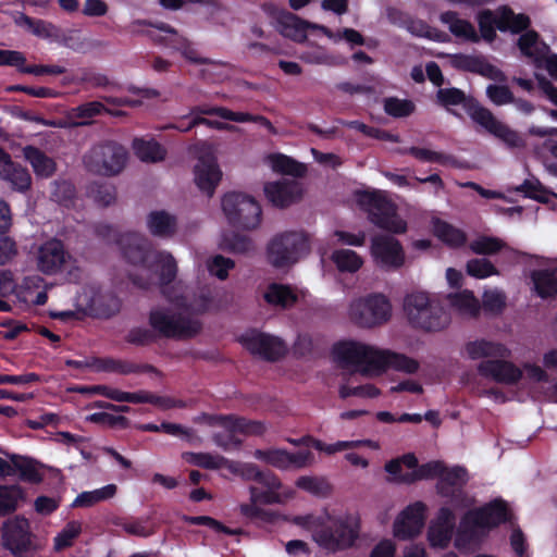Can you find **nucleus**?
Here are the masks:
<instances>
[{"instance_id": "f257e3e1", "label": "nucleus", "mask_w": 557, "mask_h": 557, "mask_svg": "<svg viewBox=\"0 0 557 557\" xmlns=\"http://www.w3.org/2000/svg\"><path fill=\"white\" fill-rule=\"evenodd\" d=\"M226 472L259 484L249 486L250 502L239 507L242 515L258 525L268 527L281 519L277 511L262 505L285 504L295 496V491L285 486L274 473L262 471L252 462L228 460Z\"/></svg>"}, {"instance_id": "f03ea898", "label": "nucleus", "mask_w": 557, "mask_h": 557, "mask_svg": "<svg viewBox=\"0 0 557 557\" xmlns=\"http://www.w3.org/2000/svg\"><path fill=\"white\" fill-rule=\"evenodd\" d=\"M334 361L343 368L352 369L367 377H377L389 369L416 373L419 362L404 354L379 348L358 341H341L332 348Z\"/></svg>"}, {"instance_id": "7ed1b4c3", "label": "nucleus", "mask_w": 557, "mask_h": 557, "mask_svg": "<svg viewBox=\"0 0 557 557\" xmlns=\"http://www.w3.org/2000/svg\"><path fill=\"white\" fill-rule=\"evenodd\" d=\"M169 299L168 307H160L150 312L149 321L151 327L159 334L166 337H190L196 335L201 323L196 313H202L218 308L212 292L201 293L193 301L177 294L165 292Z\"/></svg>"}, {"instance_id": "20e7f679", "label": "nucleus", "mask_w": 557, "mask_h": 557, "mask_svg": "<svg viewBox=\"0 0 557 557\" xmlns=\"http://www.w3.org/2000/svg\"><path fill=\"white\" fill-rule=\"evenodd\" d=\"M119 245L125 261L127 273L139 287L149 286L156 276L162 283L171 282L177 272L173 256L165 251L150 249L146 238L137 233H125L120 236Z\"/></svg>"}, {"instance_id": "39448f33", "label": "nucleus", "mask_w": 557, "mask_h": 557, "mask_svg": "<svg viewBox=\"0 0 557 557\" xmlns=\"http://www.w3.org/2000/svg\"><path fill=\"white\" fill-rule=\"evenodd\" d=\"M441 22L447 26L451 35L462 41L479 42L484 39L492 42L496 38V28L500 32H511L513 34L525 29L530 20L524 14H516L508 7H500L495 11L482 10L476 15L480 33L474 25L459 16L454 11H447L441 14Z\"/></svg>"}, {"instance_id": "423d86ee", "label": "nucleus", "mask_w": 557, "mask_h": 557, "mask_svg": "<svg viewBox=\"0 0 557 557\" xmlns=\"http://www.w3.org/2000/svg\"><path fill=\"white\" fill-rule=\"evenodd\" d=\"M293 523L312 532L313 541L331 553L350 548L359 539L361 529L360 515L355 511L296 516Z\"/></svg>"}, {"instance_id": "0eeeda50", "label": "nucleus", "mask_w": 557, "mask_h": 557, "mask_svg": "<svg viewBox=\"0 0 557 557\" xmlns=\"http://www.w3.org/2000/svg\"><path fill=\"white\" fill-rule=\"evenodd\" d=\"M403 310L408 324L419 331L441 332L450 324L449 312L441 300L425 290L407 294L404 298Z\"/></svg>"}, {"instance_id": "6e6552de", "label": "nucleus", "mask_w": 557, "mask_h": 557, "mask_svg": "<svg viewBox=\"0 0 557 557\" xmlns=\"http://www.w3.org/2000/svg\"><path fill=\"white\" fill-rule=\"evenodd\" d=\"M510 519V511L503 500H494L486 506L465 515L457 531L455 546L468 549L483 534L500 522Z\"/></svg>"}, {"instance_id": "1a4fd4ad", "label": "nucleus", "mask_w": 557, "mask_h": 557, "mask_svg": "<svg viewBox=\"0 0 557 557\" xmlns=\"http://www.w3.org/2000/svg\"><path fill=\"white\" fill-rule=\"evenodd\" d=\"M221 209L227 223L242 230H253L261 221V207L251 196L238 193H226L221 199Z\"/></svg>"}, {"instance_id": "9d476101", "label": "nucleus", "mask_w": 557, "mask_h": 557, "mask_svg": "<svg viewBox=\"0 0 557 557\" xmlns=\"http://www.w3.org/2000/svg\"><path fill=\"white\" fill-rule=\"evenodd\" d=\"M358 202L368 211L371 222L376 226L397 234L406 232V221L396 213L395 207L386 199L383 191L359 193Z\"/></svg>"}, {"instance_id": "9b49d317", "label": "nucleus", "mask_w": 557, "mask_h": 557, "mask_svg": "<svg viewBox=\"0 0 557 557\" xmlns=\"http://www.w3.org/2000/svg\"><path fill=\"white\" fill-rule=\"evenodd\" d=\"M308 250V239L304 234L284 233L269 243L267 259L274 268L283 269L295 264Z\"/></svg>"}, {"instance_id": "f8f14e48", "label": "nucleus", "mask_w": 557, "mask_h": 557, "mask_svg": "<svg viewBox=\"0 0 557 557\" xmlns=\"http://www.w3.org/2000/svg\"><path fill=\"white\" fill-rule=\"evenodd\" d=\"M348 314L358 325L373 327L389 320L392 305L381 294L368 295L354 299L349 305Z\"/></svg>"}, {"instance_id": "ddd939ff", "label": "nucleus", "mask_w": 557, "mask_h": 557, "mask_svg": "<svg viewBox=\"0 0 557 557\" xmlns=\"http://www.w3.org/2000/svg\"><path fill=\"white\" fill-rule=\"evenodd\" d=\"M126 150L116 143L108 141L99 144L85 156L86 166L101 175L117 174L125 166Z\"/></svg>"}, {"instance_id": "4468645a", "label": "nucleus", "mask_w": 557, "mask_h": 557, "mask_svg": "<svg viewBox=\"0 0 557 557\" xmlns=\"http://www.w3.org/2000/svg\"><path fill=\"white\" fill-rule=\"evenodd\" d=\"M2 544L16 557H26L29 553L39 548L34 542L28 520L18 516L9 519L4 523Z\"/></svg>"}, {"instance_id": "2eb2a0df", "label": "nucleus", "mask_w": 557, "mask_h": 557, "mask_svg": "<svg viewBox=\"0 0 557 557\" xmlns=\"http://www.w3.org/2000/svg\"><path fill=\"white\" fill-rule=\"evenodd\" d=\"M425 520L426 506L421 502L409 504L394 518L392 534L399 541L413 540L422 533Z\"/></svg>"}, {"instance_id": "dca6fc26", "label": "nucleus", "mask_w": 557, "mask_h": 557, "mask_svg": "<svg viewBox=\"0 0 557 557\" xmlns=\"http://www.w3.org/2000/svg\"><path fill=\"white\" fill-rule=\"evenodd\" d=\"M470 117L486 132L499 138L509 147H519L522 140L517 132L499 121L488 109L476 102L466 104Z\"/></svg>"}, {"instance_id": "f3484780", "label": "nucleus", "mask_w": 557, "mask_h": 557, "mask_svg": "<svg viewBox=\"0 0 557 557\" xmlns=\"http://www.w3.org/2000/svg\"><path fill=\"white\" fill-rule=\"evenodd\" d=\"M252 456L258 461L278 470L302 469L313 463L310 451L289 453L280 447L256 449Z\"/></svg>"}, {"instance_id": "a211bd4d", "label": "nucleus", "mask_w": 557, "mask_h": 557, "mask_svg": "<svg viewBox=\"0 0 557 557\" xmlns=\"http://www.w3.org/2000/svg\"><path fill=\"white\" fill-rule=\"evenodd\" d=\"M370 251L375 264L384 270L398 269L405 262L403 247L392 236H374L371 242Z\"/></svg>"}, {"instance_id": "6ab92c4d", "label": "nucleus", "mask_w": 557, "mask_h": 557, "mask_svg": "<svg viewBox=\"0 0 557 557\" xmlns=\"http://www.w3.org/2000/svg\"><path fill=\"white\" fill-rule=\"evenodd\" d=\"M242 345L251 354L274 360L285 352L284 343L275 336L258 331H248L240 336Z\"/></svg>"}, {"instance_id": "aec40b11", "label": "nucleus", "mask_w": 557, "mask_h": 557, "mask_svg": "<svg viewBox=\"0 0 557 557\" xmlns=\"http://www.w3.org/2000/svg\"><path fill=\"white\" fill-rule=\"evenodd\" d=\"M440 478L438 488L442 494L447 495L449 488L458 490L468 480L467 472L463 468L454 467L446 469L443 463L438 461L429 462L419 468L420 479Z\"/></svg>"}, {"instance_id": "412c9836", "label": "nucleus", "mask_w": 557, "mask_h": 557, "mask_svg": "<svg viewBox=\"0 0 557 557\" xmlns=\"http://www.w3.org/2000/svg\"><path fill=\"white\" fill-rule=\"evenodd\" d=\"M195 421L197 423H206L210 426L224 429L232 434L261 435L267 429L260 421L247 420L234 416L201 414L197 417Z\"/></svg>"}, {"instance_id": "4be33fe9", "label": "nucleus", "mask_w": 557, "mask_h": 557, "mask_svg": "<svg viewBox=\"0 0 557 557\" xmlns=\"http://www.w3.org/2000/svg\"><path fill=\"white\" fill-rule=\"evenodd\" d=\"M222 180L215 158L208 153L198 159L194 168V182L199 190L207 196H212Z\"/></svg>"}, {"instance_id": "5701e85b", "label": "nucleus", "mask_w": 557, "mask_h": 557, "mask_svg": "<svg viewBox=\"0 0 557 557\" xmlns=\"http://www.w3.org/2000/svg\"><path fill=\"white\" fill-rule=\"evenodd\" d=\"M505 359L506 358H497L480 362L476 367L478 373L498 383H517L523 377V372L515 363Z\"/></svg>"}, {"instance_id": "b1692460", "label": "nucleus", "mask_w": 557, "mask_h": 557, "mask_svg": "<svg viewBox=\"0 0 557 557\" xmlns=\"http://www.w3.org/2000/svg\"><path fill=\"white\" fill-rule=\"evenodd\" d=\"M67 255L63 244L58 239H50L41 244L36 251V264L40 272L54 274L66 262Z\"/></svg>"}, {"instance_id": "393cba45", "label": "nucleus", "mask_w": 557, "mask_h": 557, "mask_svg": "<svg viewBox=\"0 0 557 557\" xmlns=\"http://www.w3.org/2000/svg\"><path fill=\"white\" fill-rule=\"evenodd\" d=\"M455 525V516L448 508H441L428 528V542L431 547L445 548L450 543Z\"/></svg>"}, {"instance_id": "a878e982", "label": "nucleus", "mask_w": 557, "mask_h": 557, "mask_svg": "<svg viewBox=\"0 0 557 557\" xmlns=\"http://www.w3.org/2000/svg\"><path fill=\"white\" fill-rule=\"evenodd\" d=\"M267 199L275 207L284 208L301 196V187L294 180L282 178L275 182H269L263 187Z\"/></svg>"}, {"instance_id": "bb28decb", "label": "nucleus", "mask_w": 557, "mask_h": 557, "mask_svg": "<svg viewBox=\"0 0 557 557\" xmlns=\"http://www.w3.org/2000/svg\"><path fill=\"white\" fill-rule=\"evenodd\" d=\"M449 308L465 319L476 318L481 312L480 300L472 290L461 289L446 297Z\"/></svg>"}, {"instance_id": "cd10ccee", "label": "nucleus", "mask_w": 557, "mask_h": 557, "mask_svg": "<svg viewBox=\"0 0 557 557\" xmlns=\"http://www.w3.org/2000/svg\"><path fill=\"white\" fill-rule=\"evenodd\" d=\"M313 25L289 12H284L278 15L276 27L284 37L296 42H302L307 38L309 29L319 30Z\"/></svg>"}, {"instance_id": "c85d7f7f", "label": "nucleus", "mask_w": 557, "mask_h": 557, "mask_svg": "<svg viewBox=\"0 0 557 557\" xmlns=\"http://www.w3.org/2000/svg\"><path fill=\"white\" fill-rule=\"evenodd\" d=\"M418 460L412 454L404 455L400 458L389 460L385 465V471L389 480L394 482H408L419 478V469H416Z\"/></svg>"}, {"instance_id": "c756f323", "label": "nucleus", "mask_w": 557, "mask_h": 557, "mask_svg": "<svg viewBox=\"0 0 557 557\" xmlns=\"http://www.w3.org/2000/svg\"><path fill=\"white\" fill-rule=\"evenodd\" d=\"M465 354L471 360L483 358H508L510 350L502 343L479 339L465 346Z\"/></svg>"}, {"instance_id": "7c9ffc66", "label": "nucleus", "mask_w": 557, "mask_h": 557, "mask_svg": "<svg viewBox=\"0 0 557 557\" xmlns=\"http://www.w3.org/2000/svg\"><path fill=\"white\" fill-rule=\"evenodd\" d=\"M0 178L10 183L17 191H25L30 187L32 177L26 169L11 161L10 158L0 160Z\"/></svg>"}, {"instance_id": "2f4dec72", "label": "nucleus", "mask_w": 557, "mask_h": 557, "mask_svg": "<svg viewBox=\"0 0 557 557\" xmlns=\"http://www.w3.org/2000/svg\"><path fill=\"white\" fill-rule=\"evenodd\" d=\"M262 296L267 304L285 309L296 304L300 294L288 285L271 283L265 287Z\"/></svg>"}, {"instance_id": "473e14b6", "label": "nucleus", "mask_w": 557, "mask_h": 557, "mask_svg": "<svg viewBox=\"0 0 557 557\" xmlns=\"http://www.w3.org/2000/svg\"><path fill=\"white\" fill-rule=\"evenodd\" d=\"M110 297L102 293L96 285H89L83 288L77 295V306L83 311H88L95 314L107 313V300Z\"/></svg>"}, {"instance_id": "72a5a7b5", "label": "nucleus", "mask_w": 557, "mask_h": 557, "mask_svg": "<svg viewBox=\"0 0 557 557\" xmlns=\"http://www.w3.org/2000/svg\"><path fill=\"white\" fill-rule=\"evenodd\" d=\"M518 46L521 53L531 59L536 66L542 65V60L549 51L548 46L539 39V36L533 30H528L522 34L518 40Z\"/></svg>"}, {"instance_id": "f704fd0d", "label": "nucleus", "mask_w": 557, "mask_h": 557, "mask_svg": "<svg viewBox=\"0 0 557 557\" xmlns=\"http://www.w3.org/2000/svg\"><path fill=\"white\" fill-rule=\"evenodd\" d=\"M147 227L153 236L171 237L176 231V220L165 211H153L147 216Z\"/></svg>"}, {"instance_id": "c9c22d12", "label": "nucleus", "mask_w": 557, "mask_h": 557, "mask_svg": "<svg viewBox=\"0 0 557 557\" xmlns=\"http://www.w3.org/2000/svg\"><path fill=\"white\" fill-rule=\"evenodd\" d=\"M17 297L27 305L40 306L47 301V293L42 286V280L35 275L27 277L20 287Z\"/></svg>"}, {"instance_id": "e433bc0d", "label": "nucleus", "mask_w": 557, "mask_h": 557, "mask_svg": "<svg viewBox=\"0 0 557 557\" xmlns=\"http://www.w3.org/2000/svg\"><path fill=\"white\" fill-rule=\"evenodd\" d=\"M158 29L160 30L161 35L159 38L161 40H164L166 45L171 46L172 48L181 51V53L190 61H198L197 53L195 49L191 47V45L188 42V40L178 35L175 29L170 27L169 25L161 24L158 26Z\"/></svg>"}, {"instance_id": "4c0bfd02", "label": "nucleus", "mask_w": 557, "mask_h": 557, "mask_svg": "<svg viewBox=\"0 0 557 557\" xmlns=\"http://www.w3.org/2000/svg\"><path fill=\"white\" fill-rule=\"evenodd\" d=\"M23 154L37 176L49 177L54 173V161L39 149L28 146L23 149Z\"/></svg>"}, {"instance_id": "58836bf2", "label": "nucleus", "mask_w": 557, "mask_h": 557, "mask_svg": "<svg viewBox=\"0 0 557 557\" xmlns=\"http://www.w3.org/2000/svg\"><path fill=\"white\" fill-rule=\"evenodd\" d=\"M331 260L342 273H356L363 265L362 257L351 249H336L331 255Z\"/></svg>"}, {"instance_id": "ea45409f", "label": "nucleus", "mask_w": 557, "mask_h": 557, "mask_svg": "<svg viewBox=\"0 0 557 557\" xmlns=\"http://www.w3.org/2000/svg\"><path fill=\"white\" fill-rule=\"evenodd\" d=\"M433 233L441 242L450 247L462 246L467 239L460 228L440 219L433 220Z\"/></svg>"}, {"instance_id": "a19ab883", "label": "nucleus", "mask_w": 557, "mask_h": 557, "mask_svg": "<svg viewBox=\"0 0 557 557\" xmlns=\"http://www.w3.org/2000/svg\"><path fill=\"white\" fill-rule=\"evenodd\" d=\"M183 458L190 465L212 470L226 471L228 463V459L209 453H184Z\"/></svg>"}, {"instance_id": "79ce46f5", "label": "nucleus", "mask_w": 557, "mask_h": 557, "mask_svg": "<svg viewBox=\"0 0 557 557\" xmlns=\"http://www.w3.org/2000/svg\"><path fill=\"white\" fill-rule=\"evenodd\" d=\"M116 493L115 484H108L94 491L83 492L74 499L73 507H91L100 502L112 498Z\"/></svg>"}, {"instance_id": "37998d69", "label": "nucleus", "mask_w": 557, "mask_h": 557, "mask_svg": "<svg viewBox=\"0 0 557 557\" xmlns=\"http://www.w3.org/2000/svg\"><path fill=\"white\" fill-rule=\"evenodd\" d=\"M534 290L542 297H549L557 292V276L552 270H537L532 273Z\"/></svg>"}, {"instance_id": "c03bdc74", "label": "nucleus", "mask_w": 557, "mask_h": 557, "mask_svg": "<svg viewBox=\"0 0 557 557\" xmlns=\"http://www.w3.org/2000/svg\"><path fill=\"white\" fill-rule=\"evenodd\" d=\"M135 154L145 162H157L164 158L165 150L154 140L135 139L133 143Z\"/></svg>"}, {"instance_id": "a18cd8bd", "label": "nucleus", "mask_w": 557, "mask_h": 557, "mask_svg": "<svg viewBox=\"0 0 557 557\" xmlns=\"http://www.w3.org/2000/svg\"><path fill=\"white\" fill-rule=\"evenodd\" d=\"M220 111H223V108H221V107H210V106H198V107H195L190 111L191 121L188 123V125H186V126L182 125V126H175V127L177 129H180L181 132H188L189 129H191L197 124H206V125L211 126V127L222 128L223 127L222 123L212 122V121H210L208 119H205V117L200 116L201 114H208V115H218V116L221 117V112Z\"/></svg>"}, {"instance_id": "49530a36", "label": "nucleus", "mask_w": 557, "mask_h": 557, "mask_svg": "<svg viewBox=\"0 0 557 557\" xmlns=\"http://www.w3.org/2000/svg\"><path fill=\"white\" fill-rule=\"evenodd\" d=\"M406 28L414 36L424 37L434 41L446 42L449 40V36L446 33L430 27L421 20H408L406 22Z\"/></svg>"}, {"instance_id": "de8ad7c7", "label": "nucleus", "mask_w": 557, "mask_h": 557, "mask_svg": "<svg viewBox=\"0 0 557 557\" xmlns=\"http://www.w3.org/2000/svg\"><path fill=\"white\" fill-rule=\"evenodd\" d=\"M82 533V523L79 521H70L66 525L54 536L53 548L55 552H61L71 547L75 540Z\"/></svg>"}, {"instance_id": "09e8293b", "label": "nucleus", "mask_w": 557, "mask_h": 557, "mask_svg": "<svg viewBox=\"0 0 557 557\" xmlns=\"http://www.w3.org/2000/svg\"><path fill=\"white\" fill-rule=\"evenodd\" d=\"M295 485L317 496H325L331 492V485L323 476L302 475L296 480Z\"/></svg>"}, {"instance_id": "8fccbe9b", "label": "nucleus", "mask_w": 557, "mask_h": 557, "mask_svg": "<svg viewBox=\"0 0 557 557\" xmlns=\"http://www.w3.org/2000/svg\"><path fill=\"white\" fill-rule=\"evenodd\" d=\"M506 300L507 297L500 288H487L482 294L481 309L483 308L486 312L492 314H499L506 307Z\"/></svg>"}, {"instance_id": "3c124183", "label": "nucleus", "mask_w": 557, "mask_h": 557, "mask_svg": "<svg viewBox=\"0 0 557 557\" xmlns=\"http://www.w3.org/2000/svg\"><path fill=\"white\" fill-rule=\"evenodd\" d=\"M267 163L273 171L284 174L299 175L302 172L298 162L282 153L270 154Z\"/></svg>"}, {"instance_id": "603ef678", "label": "nucleus", "mask_w": 557, "mask_h": 557, "mask_svg": "<svg viewBox=\"0 0 557 557\" xmlns=\"http://www.w3.org/2000/svg\"><path fill=\"white\" fill-rule=\"evenodd\" d=\"M313 27H317L319 32L323 33L334 44L345 40L350 46H361L364 42L362 35L352 28H343L337 32H332L322 25H313Z\"/></svg>"}, {"instance_id": "864d4df0", "label": "nucleus", "mask_w": 557, "mask_h": 557, "mask_svg": "<svg viewBox=\"0 0 557 557\" xmlns=\"http://www.w3.org/2000/svg\"><path fill=\"white\" fill-rule=\"evenodd\" d=\"M206 267L210 275L220 281H225L228 277L230 271L234 269L235 262L221 255H214L207 259Z\"/></svg>"}, {"instance_id": "5fc2aeb1", "label": "nucleus", "mask_w": 557, "mask_h": 557, "mask_svg": "<svg viewBox=\"0 0 557 557\" xmlns=\"http://www.w3.org/2000/svg\"><path fill=\"white\" fill-rule=\"evenodd\" d=\"M126 90L133 97L106 98V101L117 106L137 107L143 103L144 99H148L154 96V92L152 90L138 88L133 85L127 86Z\"/></svg>"}, {"instance_id": "6e6d98bb", "label": "nucleus", "mask_w": 557, "mask_h": 557, "mask_svg": "<svg viewBox=\"0 0 557 557\" xmlns=\"http://www.w3.org/2000/svg\"><path fill=\"white\" fill-rule=\"evenodd\" d=\"M299 59L305 63L312 65H326L332 66L337 64V59L330 54L326 49L315 47L304 51Z\"/></svg>"}, {"instance_id": "4d7b16f0", "label": "nucleus", "mask_w": 557, "mask_h": 557, "mask_svg": "<svg viewBox=\"0 0 557 557\" xmlns=\"http://www.w3.org/2000/svg\"><path fill=\"white\" fill-rule=\"evenodd\" d=\"M21 499L23 492L18 486H0V513L15 510Z\"/></svg>"}, {"instance_id": "13d9d810", "label": "nucleus", "mask_w": 557, "mask_h": 557, "mask_svg": "<svg viewBox=\"0 0 557 557\" xmlns=\"http://www.w3.org/2000/svg\"><path fill=\"white\" fill-rule=\"evenodd\" d=\"M504 247L502 239L488 236H480L470 244L471 250L478 255H493Z\"/></svg>"}, {"instance_id": "bf43d9fd", "label": "nucleus", "mask_w": 557, "mask_h": 557, "mask_svg": "<svg viewBox=\"0 0 557 557\" xmlns=\"http://www.w3.org/2000/svg\"><path fill=\"white\" fill-rule=\"evenodd\" d=\"M467 273L475 278H486L497 275V269L486 259H472L467 262Z\"/></svg>"}, {"instance_id": "052dcab7", "label": "nucleus", "mask_w": 557, "mask_h": 557, "mask_svg": "<svg viewBox=\"0 0 557 557\" xmlns=\"http://www.w3.org/2000/svg\"><path fill=\"white\" fill-rule=\"evenodd\" d=\"M219 247L235 253H245L252 248L251 240L246 236L234 235L230 238L226 234H222Z\"/></svg>"}, {"instance_id": "680f3d73", "label": "nucleus", "mask_w": 557, "mask_h": 557, "mask_svg": "<svg viewBox=\"0 0 557 557\" xmlns=\"http://www.w3.org/2000/svg\"><path fill=\"white\" fill-rule=\"evenodd\" d=\"M487 98L496 106L513 102V94L504 83L491 84L486 87Z\"/></svg>"}, {"instance_id": "e2e57ef3", "label": "nucleus", "mask_w": 557, "mask_h": 557, "mask_svg": "<svg viewBox=\"0 0 557 557\" xmlns=\"http://www.w3.org/2000/svg\"><path fill=\"white\" fill-rule=\"evenodd\" d=\"M106 111L104 106L99 101L85 103L73 111V116L78 119L77 124H87L90 119Z\"/></svg>"}, {"instance_id": "0e129e2a", "label": "nucleus", "mask_w": 557, "mask_h": 557, "mask_svg": "<svg viewBox=\"0 0 557 557\" xmlns=\"http://www.w3.org/2000/svg\"><path fill=\"white\" fill-rule=\"evenodd\" d=\"M385 112L394 117H404L413 111V104L408 100L388 98L384 102Z\"/></svg>"}, {"instance_id": "69168bd1", "label": "nucleus", "mask_w": 557, "mask_h": 557, "mask_svg": "<svg viewBox=\"0 0 557 557\" xmlns=\"http://www.w3.org/2000/svg\"><path fill=\"white\" fill-rule=\"evenodd\" d=\"M399 152L404 154L409 153L422 162L443 163L445 160L444 154L441 152L424 147H411L408 149H401Z\"/></svg>"}, {"instance_id": "338daca9", "label": "nucleus", "mask_w": 557, "mask_h": 557, "mask_svg": "<svg viewBox=\"0 0 557 557\" xmlns=\"http://www.w3.org/2000/svg\"><path fill=\"white\" fill-rule=\"evenodd\" d=\"M515 190L522 193L525 197L533 198L542 202L549 200V194L543 189L537 182L527 181L522 185L516 187Z\"/></svg>"}, {"instance_id": "774afa93", "label": "nucleus", "mask_w": 557, "mask_h": 557, "mask_svg": "<svg viewBox=\"0 0 557 557\" xmlns=\"http://www.w3.org/2000/svg\"><path fill=\"white\" fill-rule=\"evenodd\" d=\"M475 73H478L488 79H492L496 83H505L507 81V77L502 70H499L495 65L488 63L482 57H480Z\"/></svg>"}]
</instances>
